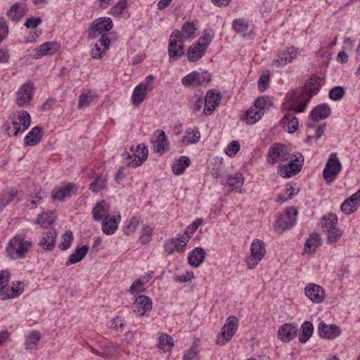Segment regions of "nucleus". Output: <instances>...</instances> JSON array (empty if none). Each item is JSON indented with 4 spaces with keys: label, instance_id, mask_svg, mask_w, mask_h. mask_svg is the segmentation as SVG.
I'll return each mask as SVG.
<instances>
[{
    "label": "nucleus",
    "instance_id": "f257e3e1",
    "mask_svg": "<svg viewBox=\"0 0 360 360\" xmlns=\"http://www.w3.org/2000/svg\"><path fill=\"white\" fill-rule=\"evenodd\" d=\"M321 78L311 77L306 81L303 89L294 92L289 98V110L296 112H302L311 98L320 89Z\"/></svg>",
    "mask_w": 360,
    "mask_h": 360
},
{
    "label": "nucleus",
    "instance_id": "f03ea898",
    "mask_svg": "<svg viewBox=\"0 0 360 360\" xmlns=\"http://www.w3.org/2000/svg\"><path fill=\"white\" fill-rule=\"evenodd\" d=\"M32 245L30 240H25L24 235H15L9 240L6 247V252L11 259L23 258Z\"/></svg>",
    "mask_w": 360,
    "mask_h": 360
},
{
    "label": "nucleus",
    "instance_id": "7ed1b4c3",
    "mask_svg": "<svg viewBox=\"0 0 360 360\" xmlns=\"http://www.w3.org/2000/svg\"><path fill=\"white\" fill-rule=\"evenodd\" d=\"M31 117L27 111H21L14 114L11 126L6 128L7 134L10 136H16L19 133L25 131L30 126Z\"/></svg>",
    "mask_w": 360,
    "mask_h": 360
},
{
    "label": "nucleus",
    "instance_id": "20e7f679",
    "mask_svg": "<svg viewBox=\"0 0 360 360\" xmlns=\"http://www.w3.org/2000/svg\"><path fill=\"white\" fill-rule=\"evenodd\" d=\"M168 54L170 59L176 60L184 54V42L181 31L175 30L169 37Z\"/></svg>",
    "mask_w": 360,
    "mask_h": 360
},
{
    "label": "nucleus",
    "instance_id": "39448f33",
    "mask_svg": "<svg viewBox=\"0 0 360 360\" xmlns=\"http://www.w3.org/2000/svg\"><path fill=\"white\" fill-rule=\"evenodd\" d=\"M342 170V164L336 153H332L323 172V176L328 184L332 183Z\"/></svg>",
    "mask_w": 360,
    "mask_h": 360
},
{
    "label": "nucleus",
    "instance_id": "423d86ee",
    "mask_svg": "<svg viewBox=\"0 0 360 360\" xmlns=\"http://www.w3.org/2000/svg\"><path fill=\"white\" fill-rule=\"evenodd\" d=\"M251 255L247 258L246 263L249 269H254L266 254L265 244L259 239L254 240L250 248Z\"/></svg>",
    "mask_w": 360,
    "mask_h": 360
},
{
    "label": "nucleus",
    "instance_id": "0eeeda50",
    "mask_svg": "<svg viewBox=\"0 0 360 360\" xmlns=\"http://www.w3.org/2000/svg\"><path fill=\"white\" fill-rule=\"evenodd\" d=\"M289 160L290 162L281 167L278 170V174L284 178L290 177L300 172L304 162V157L302 154H299L298 157L290 154Z\"/></svg>",
    "mask_w": 360,
    "mask_h": 360
},
{
    "label": "nucleus",
    "instance_id": "6e6552de",
    "mask_svg": "<svg viewBox=\"0 0 360 360\" xmlns=\"http://www.w3.org/2000/svg\"><path fill=\"white\" fill-rule=\"evenodd\" d=\"M290 158V153L286 146L274 143L271 146L268 153V162L275 164L280 161H286Z\"/></svg>",
    "mask_w": 360,
    "mask_h": 360
},
{
    "label": "nucleus",
    "instance_id": "1a4fd4ad",
    "mask_svg": "<svg viewBox=\"0 0 360 360\" xmlns=\"http://www.w3.org/2000/svg\"><path fill=\"white\" fill-rule=\"evenodd\" d=\"M113 23L110 18H99L95 20L91 25L89 31V37L94 39L103 32L109 31L112 29Z\"/></svg>",
    "mask_w": 360,
    "mask_h": 360
},
{
    "label": "nucleus",
    "instance_id": "9d476101",
    "mask_svg": "<svg viewBox=\"0 0 360 360\" xmlns=\"http://www.w3.org/2000/svg\"><path fill=\"white\" fill-rule=\"evenodd\" d=\"M238 326V320L234 316H230L227 318L225 325L221 328L222 340H217V344L225 345L226 342L231 339L236 333Z\"/></svg>",
    "mask_w": 360,
    "mask_h": 360
},
{
    "label": "nucleus",
    "instance_id": "9b49d317",
    "mask_svg": "<svg viewBox=\"0 0 360 360\" xmlns=\"http://www.w3.org/2000/svg\"><path fill=\"white\" fill-rule=\"evenodd\" d=\"M297 55L298 51L297 49L293 46L288 47L278 53L276 58L273 60V65L278 68L284 67L297 58Z\"/></svg>",
    "mask_w": 360,
    "mask_h": 360
},
{
    "label": "nucleus",
    "instance_id": "f8f14e48",
    "mask_svg": "<svg viewBox=\"0 0 360 360\" xmlns=\"http://www.w3.org/2000/svg\"><path fill=\"white\" fill-rule=\"evenodd\" d=\"M297 211L294 207H289L276 221V226L282 230L292 227L297 220Z\"/></svg>",
    "mask_w": 360,
    "mask_h": 360
},
{
    "label": "nucleus",
    "instance_id": "ddd939ff",
    "mask_svg": "<svg viewBox=\"0 0 360 360\" xmlns=\"http://www.w3.org/2000/svg\"><path fill=\"white\" fill-rule=\"evenodd\" d=\"M34 93L33 84L32 83H25L21 86L17 93V104L20 107H25L29 105L32 99Z\"/></svg>",
    "mask_w": 360,
    "mask_h": 360
},
{
    "label": "nucleus",
    "instance_id": "4468645a",
    "mask_svg": "<svg viewBox=\"0 0 360 360\" xmlns=\"http://www.w3.org/2000/svg\"><path fill=\"white\" fill-rule=\"evenodd\" d=\"M152 300L146 295L138 296L131 305L132 310L139 316L144 315L152 309Z\"/></svg>",
    "mask_w": 360,
    "mask_h": 360
},
{
    "label": "nucleus",
    "instance_id": "2eb2a0df",
    "mask_svg": "<svg viewBox=\"0 0 360 360\" xmlns=\"http://www.w3.org/2000/svg\"><path fill=\"white\" fill-rule=\"evenodd\" d=\"M221 96L219 93H215L213 90H209L204 98V113L206 115H211L221 102Z\"/></svg>",
    "mask_w": 360,
    "mask_h": 360
},
{
    "label": "nucleus",
    "instance_id": "dca6fc26",
    "mask_svg": "<svg viewBox=\"0 0 360 360\" xmlns=\"http://www.w3.org/2000/svg\"><path fill=\"white\" fill-rule=\"evenodd\" d=\"M318 332L320 337L326 339H334L340 334V329L336 325L326 324L321 321L318 326Z\"/></svg>",
    "mask_w": 360,
    "mask_h": 360
},
{
    "label": "nucleus",
    "instance_id": "f3484780",
    "mask_svg": "<svg viewBox=\"0 0 360 360\" xmlns=\"http://www.w3.org/2000/svg\"><path fill=\"white\" fill-rule=\"evenodd\" d=\"M304 291L306 296L314 302L321 303L324 299V290L318 285L310 284L306 286Z\"/></svg>",
    "mask_w": 360,
    "mask_h": 360
},
{
    "label": "nucleus",
    "instance_id": "a211bd4d",
    "mask_svg": "<svg viewBox=\"0 0 360 360\" xmlns=\"http://www.w3.org/2000/svg\"><path fill=\"white\" fill-rule=\"evenodd\" d=\"M297 332V325L285 323L278 330V336L283 342H288L295 338Z\"/></svg>",
    "mask_w": 360,
    "mask_h": 360
},
{
    "label": "nucleus",
    "instance_id": "6ab92c4d",
    "mask_svg": "<svg viewBox=\"0 0 360 360\" xmlns=\"http://www.w3.org/2000/svg\"><path fill=\"white\" fill-rule=\"evenodd\" d=\"M59 49V44L56 41H48L42 44L34 50V56L39 58L46 55H53Z\"/></svg>",
    "mask_w": 360,
    "mask_h": 360
},
{
    "label": "nucleus",
    "instance_id": "aec40b11",
    "mask_svg": "<svg viewBox=\"0 0 360 360\" xmlns=\"http://www.w3.org/2000/svg\"><path fill=\"white\" fill-rule=\"evenodd\" d=\"M331 113V110L328 104H321L315 107L309 113V118L316 122L319 120L328 118Z\"/></svg>",
    "mask_w": 360,
    "mask_h": 360
},
{
    "label": "nucleus",
    "instance_id": "412c9836",
    "mask_svg": "<svg viewBox=\"0 0 360 360\" xmlns=\"http://www.w3.org/2000/svg\"><path fill=\"white\" fill-rule=\"evenodd\" d=\"M75 191V185L68 183L64 187L54 188L52 191L51 196L55 200L62 201L65 197L71 196Z\"/></svg>",
    "mask_w": 360,
    "mask_h": 360
},
{
    "label": "nucleus",
    "instance_id": "4be33fe9",
    "mask_svg": "<svg viewBox=\"0 0 360 360\" xmlns=\"http://www.w3.org/2000/svg\"><path fill=\"white\" fill-rule=\"evenodd\" d=\"M120 214L114 216L105 217L102 223V231L105 234H112L117 229L118 224L120 221Z\"/></svg>",
    "mask_w": 360,
    "mask_h": 360
},
{
    "label": "nucleus",
    "instance_id": "5701e85b",
    "mask_svg": "<svg viewBox=\"0 0 360 360\" xmlns=\"http://www.w3.org/2000/svg\"><path fill=\"white\" fill-rule=\"evenodd\" d=\"M109 205L105 200L99 201L92 209V217L94 221H101L105 217H109Z\"/></svg>",
    "mask_w": 360,
    "mask_h": 360
},
{
    "label": "nucleus",
    "instance_id": "b1692460",
    "mask_svg": "<svg viewBox=\"0 0 360 360\" xmlns=\"http://www.w3.org/2000/svg\"><path fill=\"white\" fill-rule=\"evenodd\" d=\"M299 122L297 118L291 113H287L281 120V125L288 133H294L298 127Z\"/></svg>",
    "mask_w": 360,
    "mask_h": 360
},
{
    "label": "nucleus",
    "instance_id": "393cba45",
    "mask_svg": "<svg viewBox=\"0 0 360 360\" xmlns=\"http://www.w3.org/2000/svg\"><path fill=\"white\" fill-rule=\"evenodd\" d=\"M43 129L35 127L25 136L24 142L26 146H34L39 143L43 136Z\"/></svg>",
    "mask_w": 360,
    "mask_h": 360
},
{
    "label": "nucleus",
    "instance_id": "a878e982",
    "mask_svg": "<svg viewBox=\"0 0 360 360\" xmlns=\"http://www.w3.org/2000/svg\"><path fill=\"white\" fill-rule=\"evenodd\" d=\"M205 51V46H201L200 41H196L188 50V59L192 62L198 61L204 56Z\"/></svg>",
    "mask_w": 360,
    "mask_h": 360
},
{
    "label": "nucleus",
    "instance_id": "bb28decb",
    "mask_svg": "<svg viewBox=\"0 0 360 360\" xmlns=\"http://www.w3.org/2000/svg\"><path fill=\"white\" fill-rule=\"evenodd\" d=\"M205 257V250L202 248L197 247L189 254L188 263L193 266L198 267L203 262Z\"/></svg>",
    "mask_w": 360,
    "mask_h": 360
},
{
    "label": "nucleus",
    "instance_id": "cd10ccee",
    "mask_svg": "<svg viewBox=\"0 0 360 360\" xmlns=\"http://www.w3.org/2000/svg\"><path fill=\"white\" fill-rule=\"evenodd\" d=\"M151 88L146 89L144 85H137L132 93L131 102L135 105H139L145 99Z\"/></svg>",
    "mask_w": 360,
    "mask_h": 360
},
{
    "label": "nucleus",
    "instance_id": "c85d7f7f",
    "mask_svg": "<svg viewBox=\"0 0 360 360\" xmlns=\"http://www.w3.org/2000/svg\"><path fill=\"white\" fill-rule=\"evenodd\" d=\"M25 14L24 4H15L7 11L8 17L13 21L18 22Z\"/></svg>",
    "mask_w": 360,
    "mask_h": 360
},
{
    "label": "nucleus",
    "instance_id": "c756f323",
    "mask_svg": "<svg viewBox=\"0 0 360 360\" xmlns=\"http://www.w3.org/2000/svg\"><path fill=\"white\" fill-rule=\"evenodd\" d=\"M89 247L87 245L76 248L75 252L70 255L68 261L65 262V265L68 266L71 264L80 262L86 256Z\"/></svg>",
    "mask_w": 360,
    "mask_h": 360
},
{
    "label": "nucleus",
    "instance_id": "7c9ffc66",
    "mask_svg": "<svg viewBox=\"0 0 360 360\" xmlns=\"http://www.w3.org/2000/svg\"><path fill=\"white\" fill-rule=\"evenodd\" d=\"M338 217L335 214L328 213L323 217L320 221V226L323 231H328L336 227Z\"/></svg>",
    "mask_w": 360,
    "mask_h": 360
},
{
    "label": "nucleus",
    "instance_id": "2f4dec72",
    "mask_svg": "<svg viewBox=\"0 0 360 360\" xmlns=\"http://www.w3.org/2000/svg\"><path fill=\"white\" fill-rule=\"evenodd\" d=\"M57 232L56 230H51L45 233L42 240L39 243V245L46 250H52L55 246L56 238Z\"/></svg>",
    "mask_w": 360,
    "mask_h": 360
},
{
    "label": "nucleus",
    "instance_id": "473e14b6",
    "mask_svg": "<svg viewBox=\"0 0 360 360\" xmlns=\"http://www.w3.org/2000/svg\"><path fill=\"white\" fill-rule=\"evenodd\" d=\"M197 26L194 22H185L181 28V37L187 39H193L196 37Z\"/></svg>",
    "mask_w": 360,
    "mask_h": 360
},
{
    "label": "nucleus",
    "instance_id": "72a5a7b5",
    "mask_svg": "<svg viewBox=\"0 0 360 360\" xmlns=\"http://www.w3.org/2000/svg\"><path fill=\"white\" fill-rule=\"evenodd\" d=\"M321 239L319 235L316 233H314L310 235L309 238L306 240L304 251L307 253H313L316 248L321 245Z\"/></svg>",
    "mask_w": 360,
    "mask_h": 360
},
{
    "label": "nucleus",
    "instance_id": "f704fd0d",
    "mask_svg": "<svg viewBox=\"0 0 360 360\" xmlns=\"http://www.w3.org/2000/svg\"><path fill=\"white\" fill-rule=\"evenodd\" d=\"M200 139V132L198 128L194 127L193 129H187L183 138V143L184 145L197 143Z\"/></svg>",
    "mask_w": 360,
    "mask_h": 360
},
{
    "label": "nucleus",
    "instance_id": "c9c22d12",
    "mask_svg": "<svg viewBox=\"0 0 360 360\" xmlns=\"http://www.w3.org/2000/svg\"><path fill=\"white\" fill-rule=\"evenodd\" d=\"M227 183L230 187L233 188L232 190L238 191L240 189L239 192L242 193V190L240 188L244 184L243 175L239 172L230 175L228 177Z\"/></svg>",
    "mask_w": 360,
    "mask_h": 360
},
{
    "label": "nucleus",
    "instance_id": "e433bc0d",
    "mask_svg": "<svg viewBox=\"0 0 360 360\" xmlns=\"http://www.w3.org/2000/svg\"><path fill=\"white\" fill-rule=\"evenodd\" d=\"M159 133L154 145V151L162 153L168 148V141L165 132L162 130L158 131Z\"/></svg>",
    "mask_w": 360,
    "mask_h": 360
},
{
    "label": "nucleus",
    "instance_id": "4c0bfd02",
    "mask_svg": "<svg viewBox=\"0 0 360 360\" xmlns=\"http://www.w3.org/2000/svg\"><path fill=\"white\" fill-rule=\"evenodd\" d=\"M96 98L97 94L94 91L82 93L79 97L78 108L82 109L89 106Z\"/></svg>",
    "mask_w": 360,
    "mask_h": 360
},
{
    "label": "nucleus",
    "instance_id": "58836bf2",
    "mask_svg": "<svg viewBox=\"0 0 360 360\" xmlns=\"http://www.w3.org/2000/svg\"><path fill=\"white\" fill-rule=\"evenodd\" d=\"M250 25L248 21L244 19H235L232 22L233 30L242 37H245L248 32Z\"/></svg>",
    "mask_w": 360,
    "mask_h": 360
},
{
    "label": "nucleus",
    "instance_id": "ea45409f",
    "mask_svg": "<svg viewBox=\"0 0 360 360\" xmlns=\"http://www.w3.org/2000/svg\"><path fill=\"white\" fill-rule=\"evenodd\" d=\"M158 346L163 352H168L174 346V340L170 335L162 333L159 336V343Z\"/></svg>",
    "mask_w": 360,
    "mask_h": 360
},
{
    "label": "nucleus",
    "instance_id": "a19ab883",
    "mask_svg": "<svg viewBox=\"0 0 360 360\" xmlns=\"http://www.w3.org/2000/svg\"><path fill=\"white\" fill-rule=\"evenodd\" d=\"M41 339V334L37 330L32 331L27 336L25 342L26 349L30 351L37 349Z\"/></svg>",
    "mask_w": 360,
    "mask_h": 360
},
{
    "label": "nucleus",
    "instance_id": "79ce46f5",
    "mask_svg": "<svg viewBox=\"0 0 360 360\" xmlns=\"http://www.w3.org/2000/svg\"><path fill=\"white\" fill-rule=\"evenodd\" d=\"M191 160L188 157L181 156L173 165L172 169L175 174H182L186 167L190 165Z\"/></svg>",
    "mask_w": 360,
    "mask_h": 360
},
{
    "label": "nucleus",
    "instance_id": "37998d69",
    "mask_svg": "<svg viewBox=\"0 0 360 360\" xmlns=\"http://www.w3.org/2000/svg\"><path fill=\"white\" fill-rule=\"evenodd\" d=\"M263 115L264 111L257 110L252 107L246 112L245 117L243 120L247 124H255L261 119Z\"/></svg>",
    "mask_w": 360,
    "mask_h": 360
},
{
    "label": "nucleus",
    "instance_id": "c03bdc74",
    "mask_svg": "<svg viewBox=\"0 0 360 360\" xmlns=\"http://www.w3.org/2000/svg\"><path fill=\"white\" fill-rule=\"evenodd\" d=\"M314 331L313 324L310 321H305L302 325V333L299 336L300 342H306L311 336Z\"/></svg>",
    "mask_w": 360,
    "mask_h": 360
},
{
    "label": "nucleus",
    "instance_id": "a18cd8bd",
    "mask_svg": "<svg viewBox=\"0 0 360 360\" xmlns=\"http://www.w3.org/2000/svg\"><path fill=\"white\" fill-rule=\"evenodd\" d=\"M55 221V217L53 212H44L39 215L36 220V224H40L44 228L52 224Z\"/></svg>",
    "mask_w": 360,
    "mask_h": 360
},
{
    "label": "nucleus",
    "instance_id": "49530a36",
    "mask_svg": "<svg viewBox=\"0 0 360 360\" xmlns=\"http://www.w3.org/2000/svg\"><path fill=\"white\" fill-rule=\"evenodd\" d=\"M130 150L133 153V157L141 159L145 161L148 157V148L144 143L139 144L136 149L134 146L130 148Z\"/></svg>",
    "mask_w": 360,
    "mask_h": 360
},
{
    "label": "nucleus",
    "instance_id": "de8ad7c7",
    "mask_svg": "<svg viewBox=\"0 0 360 360\" xmlns=\"http://www.w3.org/2000/svg\"><path fill=\"white\" fill-rule=\"evenodd\" d=\"M107 177L105 175H101L90 184V189L94 192L98 193L106 186Z\"/></svg>",
    "mask_w": 360,
    "mask_h": 360
},
{
    "label": "nucleus",
    "instance_id": "09e8293b",
    "mask_svg": "<svg viewBox=\"0 0 360 360\" xmlns=\"http://www.w3.org/2000/svg\"><path fill=\"white\" fill-rule=\"evenodd\" d=\"M127 9V0H119V1L110 8L109 13L114 16L121 17Z\"/></svg>",
    "mask_w": 360,
    "mask_h": 360
},
{
    "label": "nucleus",
    "instance_id": "8fccbe9b",
    "mask_svg": "<svg viewBox=\"0 0 360 360\" xmlns=\"http://www.w3.org/2000/svg\"><path fill=\"white\" fill-rule=\"evenodd\" d=\"M327 232V241L330 244L336 243L342 237L343 233L342 230L336 227L328 231Z\"/></svg>",
    "mask_w": 360,
    "mask_h": 360
},
{
    "label": "nucleus",
    "instance_id": "3c124183",
    "mask_svg": "<svg viewBox=\"0 0 360 360\" xmlns=\"http://www.w3.org/2000/svg\"><path fill=\"white\" fill-rule=\"evenodd\" d=\"M63 241L59 244L58 247L62 250H66L70 248L72 242L73 240V233L71 231H67L63 235Z\"/></svg>",
    "mask_w": 360,
    "mask_h": 360
},
{
    "label": "nucleus",
    "instance_id": "603ef678",
    "mask_svg": "<svg viewBox=\"0 0 360 360\" xmlns=\"http://www.w3.org/2000/svg\"><path fill=\"white\" fill-rule=\"evenodd\" d=\"M356 208V205L350 198L345 200L341 205V211L345 214L353 213Z\"/></svg>",
    "mask_w": 360,
    "mask_h": 360
},
{
    "label": "nucleus",
    "instance_id": "864d4df0",
    "mask_svg": "<svg viewBox=\"0 0 360 360\" xmlns=\"http://www.w3.org/2000/svg\"><path fill=\"white\" fill-rule=\"evenodd\" d=\"M271 105V101L268 98L264 96L259 97L255 100L254 105L255 109L261 111H264V109L269 108Z\"/></svg>",
    "mask_w": 360,
    "mask_h": 360
},
{
    "label": "nucleus",
    "instance_id": "5fc2aeb1",
    "mask_svg": "<svg viewBox=\"0 0 360 360\" xmlns=\"http://www.w3.org/2000/svg\"><path fill=\"white\" fill-rule=\"evenodd\" d=\"M344 94V88L338 86L333 87L330 90L329 98L333 101H339L343 97Z\"/></svg>",
    "mask_w": 360,
    "mask_h": 360
},
{
    "label": "nucleus",
    "instance_id": "6e6d98bb",
    "mask_svg": "<svg viewBox=\"0 0 360 360\" xmlns=\"http://www.w3.org/2000/svg\"><path fill=\"white\" fill-rule=\"evenodd\" d=\"M197 76L198 72L193 71L191 73L187 75L181 79V83L186 86L191 85H197Z\"/></svg>",
    "mask_w": 360,
    "mask_h": 360
},
{
    "label": "nucleus",
    "instance_id": "4d7b16f0",
    "mask_svg": "<svg viewBox=\"0 0 360 360\" xmlns=\"http://www.w3.org/2000/svg\"><path fill=\"white\" fill-rule=\"evenodd\" d=\"M240 150V143L237 141L231 142L225 149V153L229 157H234Z\"/></svg>",
    "mask_w": 360,
    "mask_h": 360
},
{
    "label": "nucleus",
    "instance_id": "13d9d810",
    "mask_svg": "<svg viewBox=\"0 0 360 360\" xmlns=\"http://www.w3.org/2000/svg\"><path fill=\"white\" fill-rule=\"evenodd\" d=\"M204 103V99L200 96H194L190 101V108L193 112H198Z\"/></svg>",
    "mask_w": 360,
    "mask_h": 360
},
{
    "label": "nucleus",
    "instance_id": "bf43d9fd",
    "mask_svg": "<svg viewBox=\"0 0 360 360\" xmlns=\"http://www.w3.org/2000/svg\"><path fill=\"white\" fill-rule=\"evenodd\" d=\"M15 198L14 192H6L0 198V211H1L6 205L13 201Z\"/></svg>",
    "mask_w": 360,
    "mask_h": 360
},
{
    "label": "nucleus",
    "instance_id": "052dcab7",
    "mask_svg": "<svg viewBox=\"0 0 360 360\" xmlns=\"http://www.w3.org/2000/svg\"><path fill=\"white\" fill-rule=\"evenodd\" d=\"M198 349L196 346H192L189 349L186 350L184 354V360H198Z\"/></svg>",
    "mask_w": 360,
    "mask_h": 360
},
{
    "label": "nucleus",
    "instance_id": "680f3d73",
    "mask_svg": "<svg viewBox=\"0 0 360 360\" xmlns=\"http://www.w3.org/2000/svg\"><path fill=\"white\" fill-rule=\"evenodd\" d=\"M139 224V220L136 218V217H133L131 219V220L129 221V224H127L125 227H124V232L126 235L129 236L130 234H131L132 233H134L138 225Z\"/></svg>",
    "mask_w": 360,
    "mask_h": 360
},
{
    "label": "nucleus",
    "instance_id": "e2e57ef3",
    "mask_svg": "<svg viewBox=\"0 0 360 360\" xmlns=\"http://www.w3.org/2000/svg\"><path fill=\"white\" fill-rule=\"evenodd\" d=\"M143 285L144 283L138 279L132 283L129 291L132 295L141 293L144 291Z\"/></svg>",
    "mask_w": 360,
    "mask_h": 360
},
{
    "label": "nucleus",
    "instance_id": "0e129e2a",
    "mask_svg": "<svg viewBox=\"0 0 360 360\" xmlns=\"http://www.w3.org/2000/svg\"><path fill=\"white\" fill-rule=\"evenodd\" d=\"M211 80V75L207 72H202L201 73L198 72L197 76V85H205L209 83Z\"/></svg>",
    "mask_w": 360,
    "mask_h": 360
},
{
    "label": "nucleus",
    "instance_id": "69168bd1",
    "mask_svg": "<svg viewBox=\"0 0 360 360\" xmlns=\"http://www.w3.org/2000/svg\"><path fill=\"white\" fill-rule=\"evenodd\" d=\"M17 297V294H13L11 290V287L7 285L6 287L0 291V299L1 300H6Z\"/></svg>",
    "mask_w": 360,
    "mask_h": 360
},
{
    "label": "nucleus",
    "instance_id": "338daca9",
    "mask_svg": "<svg viewBox=\"0 0 360 360\" xmlns=\"http://www.w3.org/2000/svg\"><path fill=\"white\" fill-rule=\"evenodd\" d=\"M9 278L10 275L7 271H0V291L8 285Z\"/></svg>",
    "mask_w": 360,
    "mask_h": 360
},
{
    "label": "nucleus",
    "instance_id": "774afa93",
    "mask_svg": "<svg viewBox=\"0 0 360 360\" xmlns=\"http://www.w3.org/2000/svg\"><path fill=\"white\" fill-rule=\"evenodd\" d=\"M40 18L31 17L27 18L25 22V26L27 28H36L39 24L41 23Z\"/></svg>",
    "mask_w": 360,
    "mask_h": 360
}]
</instances>
